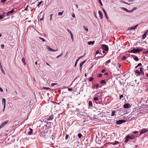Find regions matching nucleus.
<instances>
[{"instance_id":"6e6d98bb","label":"nucleus","mask_w":148,"mask_h":148,"mask_svg":"<svg viewBox=\"0 0 148 148\" xmlns=\"http://www.w3.org/2000/svg\"><path fill=\"white\" fill-rule=\"evenodd\" d=\"M110 60H109L106 62V63H110Z\"/></svg>"},{"instance_id":"a878e982","label":"nucleus","mask_w":148,"mask_h":148,"mask_svg":"<svg viewBox=\"0 0 148 148\" xmlns=\"http://www.w3.org/2000/svg\"><path fill=\"white\" fill-rule=\"evenodd\" d=\"M115 110L113 111L112 112V116H114L115 115Z\"/></svg>"},{"instance_id":"473e14b6","label":"nucleus","mask_w":148,"mask_h":148,"mask_svg":"<svg viewBox=\"0 0 148 148\" xmlns=\"http://www.w3.org/2000/svg\"><path fill=\"white\" fill-rule=\"evenodd\" d=\"M42 3H43V1H40V2H39V3H38V5H37V7H38L39 6V5H40Z\"/></svg>"},{"instance_id":"6e6552de","label":"nucleus","mask_w":148,"mask_h":148,"mask_svg":"<svg viewBox=\"0 0 148 148\" xmlns=\"http://www.w3.org/2000/svg\"><path fill=\"white\" fill-rule=\"evenodd\" d=\"M47 117L48 120H51L53 118V115H51L49 117L47 116Z\"/></svg>"},{"instance_id":"7ed1b4c3","label":"nucleus","mask_w":148,"mask_h":148,"mask_svg":"<svg viewBox=\"0 0 148 148\" xmlns=\"http://www.w3.org/2000/svg\"><path fill=\"white\" fill-rule=\"evenodd\" d=\"M126 121L125 120H120L116 121V123L118 124H120L125 122Z\"/></svg>"},{"instance_id":"2f4dec72","label":"nucleus","mask_w":148,"mask_h":148,"mask_svg":"<svg viewBox=\"0 0 148 148\" xmlns=\"http://www.w3.org/2000/svg\"><path fill=\"white\" fill-rule=\"evenodd\" d=\"M67 31L69 33H70V35H71V34H72V33L71 32V31H70L69 29H67Z\"/></svg>"},{"instance_id":"4c0bfd02","label":"nucleus","mask_w":148,"mask_h":148,"mask_svg":"<svg viewBox=\"0 0 148 148\" xmlns=\"http://www.w3.org/2000/svg\"><path fill=\"white\" fill-rule=\"evenodd\" d=\"M57 84L56 83H51V86H54L55 85Z\"/></svg>"},{"instance_id":"a211bd4d","label":"nucleus","mask_w":148,"mask_h":148,"mask_svg":"<svg viewBox=\"0 0 148 148\" xmlns=\"http://www.w3.org/2000/svg\"><path fill=\"white\" fill-rule=\"evenodd\" d=\"M136 53H137V52H140V51H142L143 50V49L138 48V49H136Z\"/></svg>"},{"instance_id":"603ef678","label":"nucleus","mask_w":148,"mask_h":148,"mask_svg":"<svg viewBox=\"0 0 148 148\" xmlns=\"http://www.w3.org/2000/svg\"><path fill=\"white\" fill-rule=\"evenodd\" d=\"M99 53V51H98H98H96V53H95V56H96L97 54H98V53Z\"/></svg>"},{"instance_id":"f03ea898","label":"nucleus","mask_w":148,"mask_h":148,"mask_svg":"<svg viewBox=\"0 0 148 148\" xmlns=\"http://www.w3.org/2000/svg\"><path fill=\"white\" fill-rule=\"evenodd\" d=\"M101 47L102 49L106 51H108V47L106 45H101Z\"/></svg>"},{"instance_id":"774afa93","label":"nucleus","mask_w":148,"mask_h":148,"mask_svg":"<svg viewBox=\"0 0 148 148\" xmlns=\"http://www.w3.org/2000/svg\"><path fill=\"white\" fill-rule=\"evenodd\" d=\"M108 73H107V72H106V73H104V75H108Z\"/></svg>"},{"instance_id":"c756f323","label":"nucleus","mask_w":148,"mask_h":148,"mask_svg":"<svg viewBox=\"0 0 148 148\" xmlns=\"http://www.w3.org/2000/svg\"><path fill=\"white\" fill-rule=\"evenodd\" d=\"M0 69H1V72H2V73L4 75H5V72L4 70L3 69V68H1Z\"/></svg>"},{"instance_id":"338daca9","label":"nucleus","mask_w":148,"mask_h":148,"mask_svg":"<svg viewBox=\"0 0 148 148\" xmlns=\"http://www.w3.org/2000/svg\"><path fill=\"white\" fill-rule=\"evenodd\" d=\"M136 9V8H134L132 9V11L133 10H135Z\"/></svg>"},{"instance_id":"1a4fd4ad","label":"nucleus","mask_w":148,"mask_h":148,"mask_svg":"<svg viewBox=\"0 0 148 148\" xmlns=\"http://www.w3.org/2000/svg\"><path fill=\"white\" fill-rule=\"evenodd\" d=\"M148 34V30H147V31L145 33L144 35L143 36L142 38L144 39L146 38L147 36V35Z\"/></svg>"},{"instance_id":"412c9836","label":"nucleus","mask_w":148,"mask_h":148,"mask_svg":"<svg viewBox=\"0 0 148 148\" xmlns=\"http://www.w3.org/2000/svg\"><path fill=\"white\" fill-rule=\"evenodd\" d=\"M22 62L25 65L26 64V63L25 62V59L24 58H22Z\"/></svg>"},{"instance_id":"f257e3e1","label":"nucleus","mask_w":148,"mask_h":148,"mask_svg":"<svg viewBox=\"0 0 148 148\" xmlns=\"http://www.w3.org/2000/svg\"><path fill=\"white\" fill-rule=\"evenodd\" d=\"M135 137L133 135H132L131 136H130L129 135H127L125 137V143H127L128 142L129 140H132Z\"/></svg>"},{"instance_id":"58836bf2","label":"nucleus","mask_w":148,"mask_h":148,"mask_svg":"<svg viewBox=\"0 0 148 148\" xmlns=\"http://www.w3.org/2000/svg\"><path fill=\"white\" fill-rule=\"evenodd\" d=\"M94 99L95 101H97L98 100V98L97 97H95Z\"/></svg>"},{"instance_id":"39448f33","label":"nucleus","mask_w":148,"mask_h":148,"mask_svg":"<svg viewBox=\"0 0 148 148\" xmlns=\"http://www.w3.org/2000/svg\"><path fill=\"white\" fill-rule=\"evenodd\" d=\"M131 106L129 103H127L123 105V107L125 108H130Z\"/></svg>"},{"instance_id":"aec40b11","label":"nucleus","mask_w":148,"mask_h":148,"mask_svg":"<svg viewBox=\"0 0 148 148\" xmlns=\"http://www.w3.org/2000/svg\"><path fill=\"white\" fill-rule=\"evenodd\" d=\"M88 105L90 107H91L92 106V103L91 101H89L88 103Z\"/></svg>"},{"instance_id":"69168bd1","label":"nucleus","mask_w":148,"mask_h":148,"mask_svg":"<svg viewBox=\"0 0 148 148\" xmlns=\"http://www.w3.org/2000/svg\"><path fill=\"white\" fill-rule=\"evenodd\" d=\"M140 71L141 72L142 71H142V68L141 67H140Z\"/></svg>"},{"instance_id":"de8ad7c7","label":"nucleus","mask_w":148,"mask_h":148,"mask_svg":"<svg viewBox=\"0 0 148 148\" xmlns=\"http://www.w3.org/2000/svg\"><path fill=\"white\" fill-rule=\"evenodd\" d=\"M6 0H1V1L3 3H4Z\"/></svg>"},{"instance_id":"09e8293b","label":"nucleus","mask_w":148,"mask_h":148,"mask_svg":"<svg viewBox=\"0 0 148 148\" xmlns=\"http://www.w3.org/2000/svg\"><path fill=\"white\" fill-rule=\"evenodd\" d=\"M119 143V142L117 141H115L114 143V145H116Z\"/></svg>"},{"instance_id":"c03bdc74","label":"nucleus","mask_w":148,"mask_h":148,"mask_svg":"<svg viewBox=\"0 0 148 148\" xmlns=\"http://www.w3.org/2000/svg\"><path fill=\"white\" fill-rule=\"evenodd\" d=\"M4 45L3 44L1 45V48L2 49H4Z\"/></svg>"},{"instance_id":"4d7b16f0","label":"nucleus","mask_w":148,"mask_h":148,"mask_svg":"<svg viewBox=\"0 0 148 148\" xmlns=\"http://www.w3.org/2000/svg\"><path fill=\"white\" fill-rule=\"evenodd\" d=\"M102 76V75L101 74H99L98 75V77H101Z\"/></svg>"},{"instance_id":"c85d7f7f","label":"nucleus","mask_w":148,"mask_h":148,"mask_svg":"<svg viewBox=\"0 0 148 148\" xmlns=\"http://www.w3.org/2000/svg\"><path fill=\"white\" fill-rule=\"evenodd\" d=\"M82 134H81L79 133L78 134V136L79 138H80L82 136Z\"/></svg>"},{"instance_id":"bf43d9fd","label":"nucleus","mask_w":148,"mask_h":148,"mask_svg":"<svg viewBox=\"0 0 148 148\" xmlns=\"http://www.w3.org/2000/svg\"><path fill=\"white\" fill-rule=\"evenodd\" d=\"M105 71H106V70H105V69H103V70H102V71H101V72H102V73H104V72Z\"/></svg>"},{"instance_id":"9b49d317","label":"nucleus","mask_w":148,"mask_h":148,"mask_svg":"<svg viewBox=\"0 0 148 148\" xmlns=\"http://www.w3.org/2000/svg\"><path fill=\"white\" fill-rule=\"evenodd\" d=\"M83 56H81L80 57H79L76 60V62H75V65H74V66L75 67H76L77 64V62H78V61H79V59L82 58Z\"/></svg>"},{"instance_id":"f8f14e48","label":"nucleus","mask_w":148,"mask_h":148,"mask_svg":"<svg viewBox=\"0 0 148 148\" xmlns=\"http://www.w3.org/2000/svg\"><path fill=\"white\" fill-rule=\"evenodd\" d=\"M122 9L123 10H124V11H126L127 12H132V10H127V9H126L125 8H122Z\"/></svg>"},{"instance_id":"cd10ccee","label":"nucleus","mask_w":148,"mask_h":148,"mask_svg":"<svg viewBox=\"0 0 148 148\" xmlns=\"http://www.w3.org/2000/svg\"><path fill=\"white\" fill-rule=\"evenodd\" d=\"M47 49L48 50H49V51H51V50L52 49L51 48V47H49L48 46H47Z\"/></svg>"},{"instance_id":"7c9ffc66","label":"nucleus","mask_w":148,"mask_h":148,"mask_svg":"<svg viewBox=\"0 0 148 148\" xmlns=\"http://www.w3.org/2000/svg\"><path fill=\"white\" fill-rule=\"evenodd\" d=\"M39 38L43 42H45V40L44 38H42L41 37H39Z\"/></svg>"},{"instance_id":"864d4df0","label":"nucleus","mask_w":148,"mask_h":148,"mask_svg":"<svg viewBox=\"0 0 148 148\" xmlns=\"http://www.w3.org/2000/svg\"><path fill=\"white\" fill-rule=\"evenodd\" d=\"M117 65H118V66L120 68L121 66L120 64L119 63H118Z\"/></svg>"},{"instance_id":"9d476101","label":"nucleus","mask_w":148,"mask_h":148,"mask_svg":"<svg viewBox=\"0 0 148 148\" xmlns=\"http://www.w3.org/2000/svg\"><path fill=\"white\" fill-rule=\"evenodd\" d=\"M86 62V61H83L80 64V70L81 71V69H82V67L84 64Z\"/></svg>"},{"instance_id":"b1692460","label":"nucleus","mask_w":148,"mask_h":148,"mask_svg":"<svg viewBox=\"0 0 148 148\" xmlns=\"http://www.w3.org/2000/svg\"><path fill=\"white\" fill-rule=\"evenodd\" d=\"M134 60H135L136 61H138L139 60L138 58L136 56H135L134 58Z\"/></svg>"},{"instance_id":"a19ab883","label":"nucleus","mask_w":148,"mask_h":148,"mask_svg":"<svg viewBox=\"0 0 148 148\" xmlns=\"http://www.w3.org/2000/svg\"><path fill=\"white\" fill-rule=\"evenodd\" d=\"M84 28L86 31H88V29L87 28H86V27H84Z\"/></svg>"},{"instance_id":"79ce46f5","label":"nucleus","mask_w":148,"mask_h":148,"mask_svg":"<svg viewBox=\"0 0 148 148\" xmlns=\"http://www.w3.org/2000/svg\"><path fill=\"white\" fill-rule=\"evenodd\" d=\"M69 137V135H66V136L65 139L66 140H67L68 139Z\"/></svg>"},{"instance_id":"5fc2aeb1","label":"nucleus","mask_w":148,"mask_h":148,"mask_svg":"<svg viewBox=\"0 0 148 148\" xmlns=\"http://www.w3.org/2000/svg\"><path fill=\"white\" fill-rule=\"evenodd\" d=\"M138 132V131H135L133 132V133L134 134H136Z\"/></svg>"},{"instance_id":"c9c22d12","label":"nucleus","mask_w":148,"mask_h":148,"mask_svg":"<svg viewBox=\"0 0 148 148\" xmlns=\"http://www.w3.org/2000/svg\"><path fill=\"white\" fill-rule=\"evenodd\" d=\"M71 37L72 40V41H73V40H74V39H73V34H71Z\"/></svg>"},{"instance_id":"13d9d810","label":"nucleus","mask_w":148,"mask_h":148,"mask_svg":"<svg viewBox=\"0 0 148 148\" xmlns=\"http://www.w3.org/2000/svg\"><path fill=\"white\" fill-rule=\"evenodd\" d=\"M99 86V84H97L95 85V87L96 88H97Z\"/></svg>"},{"instance_id":"2eb2a0df","label":"nucleus","mask_w":148,"mask_h":148,"mask_svg":"<svg viewBox=\"0 0 148 148\" xmlns=\"http://www.w3.org/2000/svg\"><path fill=\"white\" fill-rule=\"evenodd\" d=\"M14 12V10H11V11L8 12L7 13V15H8L9 14H11L12 13Z\"/></svg>"},{"instance_id":"dca6fc26","label":"nucleus","mask_w":148,"mask_h":148,"mask_svg":"<svg viewBox=\"0 0 148 148\" xmlns=\"http://www.w3.org/2000/svg\"><path fill=\"white\" fill-rule=\"evenodd\" d=\"M138 25H137L134 27H131L130 28V29L131 30H135L136 29V28L137 26H138Z\"/></svg>"},{"instance_id":"e433bc0d","label":"nucleus","mask_w":148,"mask_h":148,"mask_svg":"<svg viewBox=\"0 0 148 148\" xmlns=\"http://www.w3.org/2000/svg\"><path fill=\"white\" fill-rule=\"evenodd\" d=\"M126 57L125 56H123L122 58V60H124L126 59Z\"/></svg>"},{"instance_id":"3c124183","label":"nucleus","mask_w":148,"mask_h":148,"mask_svg":"<svg viewBox=\"0 0 148 148\" xmlns=\"http://www.w3.org/2000/svg\"><path fill=\"white\" fill-rule=\"evenodd\" d=\"M123 95H121L120 96V99H121L123 97Z\"/></svg>"},{"instance_id":"ddd939ff","label":"nucleus","mask_w":148,"mask_h":148,"mask_svg":"<svg viewBox=\"0 0 148 148\" xmlns=\"http://www.w3.org/2000/svg\"><path fill=\"white\" fill-rule=\"evenodd\" d=\"M129 52V53H136V49H133L130 51Z\"/></svg>"},{"instance_id":"a18cd8bd","label":"nucleus","mask_w":148,"mask_h":148,"mask_svg":"<svg viewBox=\"0 0 148 148\" xmlns=\"http://www.w3.org/2000/svg\"><path fill=\"white\" fill-rule=\"evenodd\" d=\"M143 53H148V50L147 51H144L143 52Z\"/></svg>"},{"instance_id":"0eeeda50","label":"nucleus","mask_w":148,"mask_h":148,"mask_svg":"<svg viewBox=\"0 0 148 148\" xmlns=\"http://www.w3.org/2000/svg\"><path fill=\"white\" fill-rule=\"evenodd\" d=\"M98 13L99 14V17H100V18L101 19L103 18V14H102V13L101 11H99L98 12Z\"/></svg>"},{"instance_id":"f3484780","label":"nucleus","mask_w":148,"mask_h":148,"mask_svg":"<svg viewBox=\"0 0 148 148\" xmlns=\"http://www.w3.org/2000/svg\"><path fill=\"white\" fill-rule=\"evenodd\" d=\"M95 42L93 41H90L88 42V44L89 45H93L94 43Z\"/></svg>"},{"instance_id":"6ab92c4d","label":"nucleus","mask_w":148,"mask_h":148,"mask_svg":"<svg viewBox=\"0 0 148 148\" xmlns=\"http://www.w3.org/2000/svg\"><path fill=\"white\" fill-rule=\"evenodd\" d=\"M29 130H30V132H28V134L29 135H30L31 134L32 131H33V130L32 129H31V128H30L29 129Z\"/></svg>"},{"instance_id":"393cba45","label":"nucleus","mask_w":148,"mask_h":148,"mask_svg":"<svg viewBox=\"0 0 148 148\" xmlns=\"http://www.w3.org/2000/svg\"><path fill=\"white\" fill-rule=\"evenodd\" d=\"M135 73H137L138 75H140V72L139 70H137L135 71Z\"/></svg>"},{"instance_id":"0e129e2a","label":"nucleus","mask_w":148,"mask_h":148,"mask_svg":"<svg viewBox=\"0 0 148 148\" xmlns=\"http://www.w3.org/2000/svg\"><path fill=\"white\" fill-rule=\"evenodd\" d=\"M3 16L2 15H0V19H2L3 18Z\"/></svg>"},{"instance_id":"37998d69","label":"nucleus","mask_w":148,"mask_h":148,"mask_svg":"<svg viewBox=\"0 0 148 148\" xmlns=\"http://www.w3.org/2000/svg\"><path fill=\"white\" fill-rule=\"evenodd\" d=\"M58 51V49H57L56 50H55L53 49H52L51 51Z\"/></svg>"},{"instance_id":"ea45409f","label":"nucleus","mask_w":148,"mask_h":148,"mask_svg":"<svg viewBox=\"0 0 148 148\" xmlns=\"http://www.w3.org/2000/svg\"><path fill=\"white\" fill-rule=\"evenodd\" d=\"M62 14V12H59L58 13V15H61Z\"/></svg>"},{"instance_id":"423d86ee","label":"nucleus","mask_w":148,"mask_h":148,"mask_svg":"<svg viewBox=\"0 0 148 148\" xmlns=\"http://www.w3.org/2000/svg\"><path fill=\"white\" fill-rule=\"evenodd\" d=\"M148 131V130L146 129H144L143 130L140 132V134H141L147 132Z\"/></svg>"},{"instance_id":"680f3d73","label":"nucleus","mask_w":148,"mask_h":148,"mask_svg":"<svg viewBox=\"0 0 148 148\" xmlns=\"http://www.w3.org/2000/svg\"><path fill=\"white\" fill-rule=\"evenodd\" d=\"M43 88L44 89H49V88H48V87H43Z\"/></svg>"},{"instance_id":"e2e57ef3","label":"nucleus","mask_w":148,"mask_h":148,"mask_svg":"<svg viewBox=\"0 0 148 148\" xmlns=\"http://www.w3.org/2000/svg\"><path fill=\"white\" fill-rule=\"evenodd\" d=\"M0 91L1 92H3V90L1 88V87H0Z\"/></svg>"},{"instance_id":"49530a36","label":"nucleus","mask_w":148,"mask_h":148,"mask_svg":"<svg viewBox=\"0 0 148 148\" xmlns=\"http://www.w3.org/2000/svg\"><path fill=\"white\" fill-rule=\"evenodd\" d=\"M68 90L69 91H71L72 90V88H68Z\"/></svg>"},{"instance_id":"20e7f679","label":"nucleus","mask_w":148,"mask_h":148,"mask_svg":"<svg viewBox=\"0 0 148 148\" xmlns=\"http://www.w3.org/2000/svg\"><path fill=\"white\" fill-rule=\"evenodd\" d=\"M8 121H6L3 122V123H2L0 126V129H1L2 128L4 127V126L8 123Z\"/></svg>"},{"instance_id":"72a5a7b5","label":"nucleus","mask_w":148,"mask_h":148,"mask_svg":"<svg viewBox=\"0 0 148 148\" xmlns=\"http://www.w3.org/2000/svg\"><path fill=\"white\" fill-rule=\"evenodd\" d=\"M63 54V52H62V53H61V54L60 55H58V56L57 57H56V58H58L59 57H60V56H61Z\"/></svg>"},{"instance_id":"8fccbe9b","label":"nucleus","mask_w":148,"mask_h":148,"mask_svg":"<svg viewBox=\"0 0 148 148\" xmlns=\"http://www.w3.org/2000/svg\"><path fill=\"white\" fill-rule=\"evenodd\" d=\"M99 3L101 5H102V3L101 1V0H99Z\"/></svg>"},{"instance_id":"bb28decb","label":"nucleus","mask_w":148,"mask_h":148,"mask_svg":"<svg viewBox=\"0 0 148 148\" xmlns=\"http://www.w3.org/2000/svg\"><path fill=\"white\" fill-rule=\"evenodd\" d=\"M105 80H102L100 81V83L101 84H103L105 83Z\"/></svg>"},{"instance_id":"5701e85b","label":"nucleus","mask_w":148,"mask_h":148,"mask_svg":"<svg viewBox=\"0 0 148 148\" xmlns=\"http://www.w3.org/2000/svg\"><path fill=\"white\" fill-rule=\"evenodd\" d=\"M121 2L123 3H125V4H127L128 5H130V4L129 3L126 2H125L124 1H121Z\"/></svg>"},{"instance_id":"052dcab7","label":"nucleus","mask_w":148,"mask_h":148,"mask_svg":"<svg viewBox=\"0 0 148 148\" xmlns=\"http://www.w3.org/2000/svg\"><path fill=\"white\" fill-rule=\"evenodd\" d=\"M142 64L141 63H139L138 64V66H141Z\"/></svg>"},{"instance_id":"4be33fe9","label":"nucleus","mask_w":148,"mask_h":148,"mask_svg":"<svg viewBox=\"0 0 148 148\" xmlns=\"http://www.w3.org/2000/svg\"><path fill=\"white\" fill-rule=\"evenodd\" d=\"M104 13L106 16V18L108 19V15L106 13V11H104Z\"/></svg>"},{"instance_id":"4468645a","label":"nucleus","mask_w":148,"mask_h":148,"mask_svg":"<svg viewBox=\"0 0 148 148\" xmlns=\"http://www.w3.org/2000/svg\"><path fill=\"white\" fill-rule=\"evenodd\" d=\"M2 104H4V107H5V100L4 98H2Z\"/></svg>"},{"instance_id":"f704fd0d","label":"nucleus","mask_w":148,"mask_h":148,"mask_svg":"<svg viewBox=\"0 0 148 148\" xmlns=\"http://www.w3.org/2000/svg\"><path fill=\"white\" fill-rule=\"evenodd\" d=\"M94 79L92 77H90V79H89V81H92Z\"/></svg>"}]
</instances>
